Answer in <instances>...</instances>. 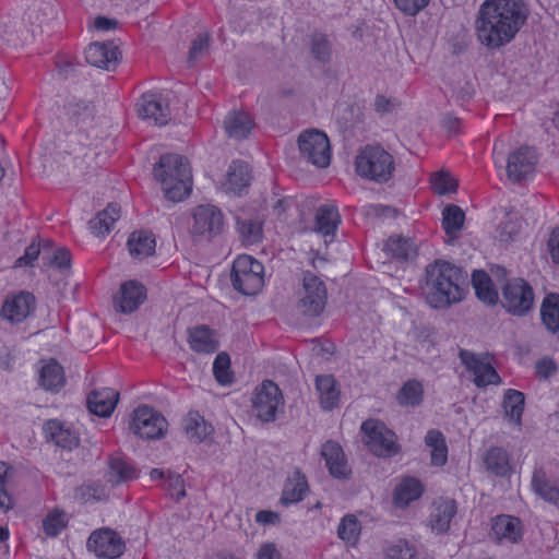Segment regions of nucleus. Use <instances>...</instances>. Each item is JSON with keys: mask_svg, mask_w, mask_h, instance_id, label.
Instances as JSON below:
<instances>
[{"mask_svg": "<svg viewBox=\"0 0 559 559\" xmlns=\"http://www.w3.org/2000/svg\"><path fill=\"white\" fill-rule=\"evenodd\" d=\"M527 14L523 0H486L475 21L477 39L489 49L503 47L513 40Z\"/></svg>", "mask_w": 559, "mask_h": 559, "instance_id": "1", "label": "nucleus"}, {"mask_svg": "<svg viewBox=\"0 0 559 559\" xmlns=\"http://www.w3.org/2000/svg\"><path fill=\"white\" fill-rule=\"evenodd\" d=\"M465 276L461 267L443 260L426 266L423 294L426 302L435 309H445L464 298Z\"/></svg>", "mask_w": 559, "mask_h": 559, "instance_id": "2", "label": "nucleus"}, {"mask_svg": "<svg viewBox=\"0 0 559 559\" xmlns=\"http://www.w3.org/2000/svg\"><path fill=\"white\" fill-rule=\"evenodd\" d=\"M154 177L160 183L165 198L171 202H180L191 192L190 166L181 155H162L154 167Z\"/></svg>", "mask_w": 559, "mask_h": 559, "instance_id": "3", "label": "nucleus"}, {"mask_svg": "<svg viewBox=\"0 0 559 559\" xmlns=\"http://www.w3.org/2000/svg\"><path fill=\"white\" fill-rule=\"evenodd\" d=\"M355 166L360 177L382 183L391 178L394 160L392 155L381 146H366L357 155Z\"/></svg>", "mask_w": 559, "mask_h": 559, "instance_id": "4", "label": "nucleus"}, {"mask_svg": "<svg viewBox=\"0 0 559 559\" xmlns=\"http://www.w3.org/2000/svg\"><path fill=\"white\" fill-rule=\"evenodd\" d=\"M231 282L242 295H257L264 285L263 264L249 254L238 255L233 263Z\"/></svg>", "mask_w": 559, "mask_h": 559, "instance_id": "5", "label": "nucleus"}, {"mask_svg": "<svg viewBox=\"0 0 559 559\" xmlns=\"http://www.w3.org/2000/svg\"><path fill=\"white\" fill-rule=\"evenodd\" d=\"M361 432L365 436V443L368 449L379 457H391L395 455L400 447L394 431L389 429L382 421L367 419L361 424Z\"/></svg>", "mask_w": 559, "mask_h": 559, "instance_id": "6", "label": "nucleus"}, {"mask_svg": "<svg viewBox=\"0 0 559 559\" xmlns=\"http://www.w3.org/2000/svg\"><path fill=\"white\" fill-rule=\"evenodd\" d=\"M534 290L524 278L508 280L502 286V307L511 314L523 317L534 305Z\"/></svg>", "mask_w": 559, "mask_h": 559, "instance_id": "7", "label": "nucleus"}, {"mask_svg": "<svg viewBox=\"0 0 559 559\" xmlns=\"http://www.w3.org/2000/svg\"><path fill=\"white\" fill-rule=\"evenodd\" d=\"M328 302V290L324 282L311 271L302 273V296L298 307L302 314L310 318L319 317Z\"/></svg>", "mask_w": 559, "mask_h": 559, "instance_id": "8", "label": "nucleus"}, {"mask_svg": "<svg viewBox=\"0 0 559 559\" xmlns=\"http://www.w3.org/2000/svg\"><path fill=\"white\" fill-rule=\"evenodd\" d=\"M86 548L97 559H119L126 551V542L114 528L100 527L90 534Z\"/></svg>", "mask_w": 559, "mask_h": 559, "instance_id": "9", "label": "nucleus"}, {"mask_svg": "<svg viewBox=\"0 0 559 559\" xmlns=\"http://www.w3.org/2000/svg\"><path fill=\"white\" fill-rule=\"evenodd\" d=\"M168 427L166 418L147 405H140L133 411L130 429L145 440L160 439Z\"/></svg>", "mask_w": 559, "mask_h": 559, "instance_id": "10", "label": "nucleus"}, {"mask_svg": "<svg viewBox=\"0 0 559 559\" xmlns=\"http://www.w3.org/2000/svg\"><path fill=\"white\" fill-rule=\"evenodd\" d=\"M301 157L318 168H325L331 160L329 138L319 130L304 131L298 138Z\"/></svg>", "mask_w": 559, "mask_h": 559, "instance_id": "11", "label": "nucleus"}, {"mask_svg": "<svg viewBox=\"0 0 559 559\" xmlns=\"http://www.w3.org/2000/svg\"><path fill=\"white\" fill-rule=\"evenodd\" d=\"M282 404V391L272 380H264L255 388L252 396V408L262 421L274 420L277 408Z\"/></svg>", "mask_w": 559, "mask_h": 559, "instance_id": "12", "label": "nucleus"}, {"mask_svg": "<svg viewBox=\"0 0 559 559\" xmlns=\"http://www.w3.org/2000/svg\"><path fill=\"white\" fill-rule=\"evenodd\" d=\"M538 163V155L534 147L521 146L509 154L507 162V176L513 182L531 179Z\"/></svg>", "mask_w": 559, "mask_h": 559, "instance_id": "13", "label": "nucleus"}, {"mask_svg": "<svg viewBox=\"0 0 559 559\" xmlns=\"http://www.w3.org/2000/svg\"><path fill=\"white\" fill-rule=\"evenodd\" d=\"M190 235L194 242L211 241L225 229L223 212H192Z\"/></svg>", "mask_w": 559, "mask_h": 559, "instance_id": "14", "label": "nucleus"}, {"mask_svg": "<svg viewBox=\"0 0 559 559\" xmlns=\"http://www.w3.org/2000/svg\"><path fill=\"white\" fill-rule=\"evenodd\" d=\"M459 356L465 368L473 374V381L477 388H486L490 384L497 385L501 382L496 369L476 354L467 349H461Z\"/></svg>", "mask_w": 559, "mask_h": 559, "instance_id": "15", "label": "nucleus"}, {"mask_svg": "<svg viewBox=\"0 0 559 559\" xmlns=\"http://www.w3.org/2000/svg\"><path fill=\"white\" fill-rule=\"evenodd\" d=\"M138 114L144 120L156 126H165L170 121V108L167 99L159 93H144L136 104Z\"/></svg>", "mask_w": 559, "mask_h": 559, "instance_id": "16", "label": "nucleus"}, {"mask_svg": "<svg viewBox=\"0 0 559 559\" xmlns=\"http://www.w3.org/2000/svg\"><path fill=\"white\" fill-rule=\"evenodd\" d=\"M35 296L29 292L21 290L7 296L1 307V316L11 323H21L35 310Z\"/></svg>", "mask_w": 559, "mask_h": 559, "instance_id": "17", "label": "nucleus"}, {"mask_svg": "<svg viewBox=\"0 0 559 559\" xmlns=\"http://www.w3.org/2000/svg\"><path fill=\"white\" fill-rule=\"evenodd\" d=\"M145 298V286L131 280L121 284L119 295L115 297L114 304L120 312L131 313L144 302Z\"/></svg>", "mask_w": 559, "mask_h": 559, "instance_id": "18", "label": "nucleus"}, {"mask_svg": "<svg viewBox=\"0 0 559 559\" xmlns=\"http://www.w3.org/2000/svg\"><path fill=\"white\" fill-rule=\"evenodd\" d=\"M85 58L94 67L114 70L118 64L120 51L112 41L93 43L86 48Z\"/></svg>", "mask_w": 559, "mask_h": 559, "instance_id": "19", "label": "nucleus"}, {"mask_svg": "<svg viewBox=\"0 0 559 559\" xmlns=\"http://www.w3.org/2000/svg\"><path fill=\"white\" fill-rule=\"evenodd\" d=\"M270 206L273 210H337L335 201L314 197H276Z\"/></svg>", "mask_w": 559, "mask_h": 559, "instance_id": "20", "label": "nucleus"}, {"mask_svg": "<svg viewBox=\"0 0 559 559\" xmlns=\"http://www.w3.org/2000/svg\"><path fill=\"white\" fill-rule=\"evenodd\" d=\"M187 342L190 349L198 354H213L219 346L216 331L204 324L189 328Z\"/></svg>", "mask_w": 559, "mask_h": 559, "instance_id": "21", "label": "nucleus"}, {"mask_svg": "<svg viewBox=\"0 0 559 559\" xmlns=\"http://www.w3.org/2000/svg\"><path fill=\"white\" fill-rule=\"evenodd\" d=\"M38 384L51 393L60 392L66 385L64 369L55 358L40 360Z\"/></svg>", "mask_w": 559, "mask_h": 559, "instance_id": "22", "label": "nucleus"}, {"mask_svg": "<svg viewBox=\"0 0 559 559\" xmlns=\"http://www.w3.org/2000/svg\"><path fill=\"white\" fill-rule=\"evenodd\" d=\"M44 433L48 441L64 450L71 451L80 444L79 435L58 419L47 420L44 424Z\"/></svg>", "mask_w": 559, "mask_h": 559, "instance_id": "23", "label": "nucleus"}, {"mask_svg": "<svg viewBox=\"0 0 559 559\" xmlns=\"http://www.w3.org/2000/svg\"><path fill=\"white\" fill-rule=\"evenodd\" d=\"M119 397V392L111 388L94 390L87 396V408L98 417H109L114 413Z\"/></svg>", "mask_w": 559, "mask_h": 559, "instance_id": "24", "label": "nucleus"}, {"mask_svg": "<svg viewBox=\"0 0 559 559\" xmlns=\"http://www.w3.org/2000/svg\"><path fill=\"white\" fill-rule=\"evenodd\" d=\"M491 534L499 543H518L522 538V524L519 518L501 514L491 520Z\"/></svg>", "mask_w": 559, "mask_h": 559, "instance_id": "25", "label": "nucleus"}, {"mask_svg": "<svg viewBox=\"0 0 559 559\" xmlns=\"http://www.w3.org/2000/svg\"><path fill=\"white\" fill-rule=\"evenodd\" d=\"M63 116L70 128L83 129L92 121L94 108L91 103L70 98L63 106Z\"/></svg>", "mask_w": 559, "mask_h": 559, "instance_id": "26", "label": "nucleus"}, {"mask_svg": "<svg viewBox=\"0 0 559 559\" xmlns=\"http://www.w3.org/2000/svg\"><path fill=\"white\" fill-rule=\"evenodd\" d=\"M457 507L453 499L439 498L432 503V511L430 514V526L437 533H445L450 528V524L456 514Z\"/></svg>", "mask_w": 559, "mask_h": 559, "instance_id": "27", "label": "nucleus"}, {"mask_svg": "<svg viewBox=\"0 0 559 559\" xmlns=\"http://www.w3.org/2000/svg\"><path fill=\"white\" fill-rule=\"evenodd\" d=\"M250 180L248 165L245 162H233L227 170L225 181L222 183V189L227 194L237 195L249 186Z\"/></svg>", "mask_w": 559, "mask_h": 559, "instance_id": "28", "label": "nucleus"}, {"mask_svg": "<svg viewBox=\"0 0 559 559\" xmlns=\"http://www.w3.org/2000/svg\"><path fill=\"white\" fill-rule=\"evenodd\" d=\"M321 454L324 457L329 473L335 478H345L349 474L342 447L335 441L322 444Z\"/></svg>", "mask_w": 559, "mask_h": 559, "instance_id": "29", "label": "nucleus"}, {"mask_svg": "<svg viewBox=\"0 0 559 559\" xmlns=\"http://www.w3.org/2000/svg\"><path fill=\"white\" fill-rule=\"evenodd\" d=\"M127 247L132 258L142 260L155 253V235L146 229L134 230L130 234Z\"/></svg>", "mask_w": 559, "mask_h": 559, "instance_id": "30", "label": "nucleus"}, {"mask_svg": "<svg viewBox=\"0 0 559 559\" xmlns=\"http://www.w3.org/2000/svg\"><path fill=\"white\" fill-rule=\"evenodd\" d=\"M383 250L388 257L399 262H407L417 257V246L409 237L391 236L384 245Z\"/></svg>", "mask_w": 559, "mask_h": 559, "instance_id": "31", "label": "nucleus"}, {"mask_svg": "<svg viewBox=\"0 0 559 559\" xmlns=\"http://www.w3.org/2000/svg\"><path fill=\"white\" fill-rule=\"evenodd\" d=\"M532 488L543 500L555 506L559 504V480L549 479L543 467L533 472Z\"/></svg>", "mask_w": 559, "mask_h": 559, "instance_id": "32", "label": "nucleus"}, {"mask_svg": "<svg viewBox=\"0 0 559 559\" xmlns=\"http://www.w3.org/2000/svg\"><path fill=\"white\" fill-rule=\"evenodd\" d=\"M309 491L308 480L299 469L294 471L287 478L281 497V503L285 507L304 500Z\"/></svg>", "mask_w": 559, "mask_h": 559, "instance_id": "33", "label": "nucleus"}, {"mask_svg": "<svg viewBox=\"0 0 559 559\" xmlns=\"http://www.w3.org/2000/svg\"><path fill=\"white\" fill-rule=\"evenodd\" d=\"M472 285L475 289L476 297L488 306L497 305L499 300L498 290L489 276L484 270H475L472 273Z\"/></svg>", "mask_w": 559, "mask_h": 559, "instance_id": "34", "label": "nucleus"}, {"mask_svg": "<svg viewBox=\"0 0 559 559\" xmlns=\"http://www.w3.org/2000/svg\"><path fill=\"white\" fill-rule=\"evenodd\" d=\"M254 127L253 120L245 111H231L224 120L227 135L235 140L247 139Z\"/></svg>", "mask_w": 559, "mask_h": 559, "instance_id": "35", "label": "nucleus"}, {"mask_svg": "<svg viewBox=\"0 0 559 559\" xmlns=\"http://www.w3.org/2000/svg\"><path fill=\"white\" fill-rule=\"evenodd\" d=\"M316 388L319 393L322 409L332 411L338 405L341 392L333 376H317Z\"/></svg>", "mask_w": 559, "mask_h": 559, "instance_id": "36", "label": "nucleus"}, {"mask_svg": "<svg viewBox=\"0 0 559 559\" xmlns=\"http://www.w3.org/2000/svg\"><path fill=\"white\" fill-rule=\"evenodd\" d=\"M423 493L424 485L418 478L403 477L394 489V503L401 508L407 507L411 502L419 499Z\"/></svg>", "mask_w": 559, "mask_h": 559, "instance_id": "37", "label": "nucleus"}, {"mask_svg": "<svg viewBox=\"0 0 559 559\" xmlns=\"http://www.w3.org/2000/svg\"><path fill=\"white\" fill-rule=\"evenodd\" d=\"M484 463L488 472L498 477H509L512 466L508 452L500 447H492L485 453Z\"/></svg>", "mask_w": 559, "mask_h": 559, "instance_id": "38", "label": "nucleus"}, {"mask_svg": "<svg viewBox=\"0 0 559 559\" xmlns=\"http://www.w3.org/2000/svg\"><path fill=\"white\" fill-rule=\"evenodd\" d=\"M525 396L519 390L508 389L503 394L502 408L508 420L516 427L522 425Z\"/></svg>", "mask_w": 559, "mask_h": 559, "instance_id": "39", "label": "nucleus"}, {"mask_svg": "<svg viewBox=\"0 0 559 559\" xmlns=\"http://www.w3.org/2000/svg\"><path fill=\"white\" fill-rule=\"evenodd\" d=\"M183 428L187 437L194 442H202L214 431L213 426L197 411H190L187 414Z\"/></svg>", "mask_w": 559, "mask_h": 559, "instance_id": "40", "label": "nucleus"}, {"mask_svg": "<svg viewBox=\"0 0 559 559\" xmlns=\"http://www.w3.org/2000/svg\"><path fill=\"white\" fill-rule=\"evenodd\" d=\"M264 221L258 216L238 218L236 222L237 233L245 246L260 243L263 239Z\"/></svg>", "mask_w": 559, "mask_h": 559, "instance_id": "41", "label": "nucleus"}, {"mask_svg": "<svg viewBox=\"0 0 559 559\" xmlns=\"http://www.w3.org/2000/svg\"><path fill=\"white\" fill-rule=\"evenodd\" d=\"M15 469L10 464L0 461V509L7 513L12 510L15 501L10 492L14 485Z\"/></svg>", "mask_w": 559, "mask_h": 559, "instance_id": "42", "label": "nucleus"}, {"mask_svg": "<svg viewBox=\"0 0 559 559\" xmlns=\"http://www.w3.org/2000/svg\"><path fill=\"white\" fill-rule=\"evenodd\" d=\"M540 319L545 328L551 332H559V294H547L540 306Z\"/></svg>", "mask_w": 559, "mask_h": 559, "instance_id": "43", "label": "nucleus"}, {"mask_svg": "<svg viewBox=\"0 0 559 559\" xmlns=\"http://www.w3.org/2000/svg\"><path fill=\"white\" fill-rule=\"evenodd\" d=\"M425 443L431 449L430 463L433 466L441 467L448 461V445L444 436L437 429H430L425 437Z\"/></svg>", "mask_w": 559, "mask_h": 559, "instance_id": "44", "label": "nucleus"}, {"mask_svg": "<svg viewBox=\"0 0 559 559\" xmlns=\"http://www.w3.org/2000/svg\"><path fill=\"white\" fill-rule=\"evenodd\" d=\"M424 384L419 380L409 379L396 393V401L403 407H417L424 401Z\"/></svg>", "mask_w": 559, "mask_h": 559, "instance_id": "45", "label": "nucleus"}, {"mask_svg": "<svg viewBox=\"0 0 559 559\" xmlns=\"http://www.w3.org/2000/svg\"><path fill=\"white\" fill-rule=\"evenodd\" d=\"M107 480L119 485L138 477L135 468L120 456H111L108 462Z\"/></svg>", "mask_w": 559, "mask_h": 559, "instance_id": "46", "label": "nucleus"}, {"mask_svg": "<svg viewBox=\"0 0 559 559\" xmlns=\"http://www.w3.org/2000/svg\"><path fill=\"white\" fill-rule=\"evenodd\" d=\"M121 212H96L88 221V229L97 238H105L119 221Z\"/></svg>", "mask_w": 559, "mask_h": 559, "instance_id": "47", "label": "nucleus"}, {"mask_svg": "<svg viewBox=\"0 0 559 559\" xmlns=\"http://www.w3.org/2000/svg\"><path fill=\"white\" fill-rule=\"evenodd\" d=\"M361 524L354 514H346L342 518L338 527L337 536L347 546L355 547L360 537Z\"/></svg>", "mask_w": 559, "mask_h": 559, "instance_id": "48", "label": "nucleus"}, {"mask_svg": "<svg viewBox=\"0 0 559 559\" xmlns=\"http://www.w3.org/2000/svg\"><path fill=\"white\" fill-rule=\"evenodd\" d=\"M340 223L338 212H319L316 218V230L325 238V242L332 241Z\"/></svg>", "mask_w": 559, "mask_h": 559, "instance_id": "49", "label": "nucleus"}, {"mask_svg": "<svg viewBox=\"0 0 559 559\" xmlns=\"http://www.w3.org/2000/svg\"><path fill=\"white\" fill-rule=\"evenodd\" d=\"M68 523L67 513L59 508H55L44 518L43 530L47 536L56 537L68 526Z\"/></svg>", "mask_w": 559, "mask_h": 559, "instance_id": "50", "label": "nucleus"}, {"mask_svg": "<svg viewBox=\"0 0 559 559\" xmlns=\"http://www.w3.org/2000/svg\"><path fill=\"white\" fill-rule=\"evenodd\" d=\"M430 186L435 193L439 195H447L455 192L459 183L449 171L441 170L431 175Z\"/></svg>", "mask_w": 559, "mask_h": 559, "instance_id": "51", "label": "nucleus"}, {"mask_svg": "<svg viewBox=\"0 0 559 559\" xmlns=\"http://www.w3.org/2000/svg\"><path fill=\"white\" fill-rule=\"evenodd\" d=\"M384 559H417V550L413 544L401 538L384 548Z\"/></svg>", "mask_w": 559, "mask_h": 559, "instance_id": "52", "label": "nucleus"}, {"mask_svg": "<svg viewBox=\"0 0 559 559\" xmlns=\"http://www.w3.org/2000/svg\"><path fill=\"white\" fill-rule=\"evenodd\" d=\"M215 380L221 385H229L234 381V373L230 368V357L227 353H219L213 362Z\"/></svg>", "mask_w": 559, "mask_h": 559, "instance_id": "53", "label": "nucleus"}, {"mask_svg": "<svg viewBox=\"0 0 559 559\" xmlns=\"http://www.w3.org/2000/svg\"><path fill=\"white\" fill-rule=\"evenodd\" d=\"M442 227L450 240L459 237L465 222V212H442Z\"/></svg>", "mask_w": 559, "mask_h": 559, "instance_id": "54", "label": "nucleus"}, {"mask_svg": "<svg viewBox=\"0 0 559 559\" xmlns=\"http://www.w3.org/2000/svg\"><path fill=\"white\" fill-rule=\"evenodd\" d=\"M310 50L316 60L326 63L331 59V43L323 34H313L311 36Z\"/></svg>", "mask_w": 559, "mask_h": 559, "instance_id": "55", "label": "nucleus"}, {"mask_svg": "<svg viewBox=\"0 0 559 559\" xmlns=\"http://www.w3.org/2000/svg\"><path fill=\"white\" fill-rule=\"evenodd\" d=\"M164 488L176 501H180L186 496L185 480L179 474L169 472L165 479Z\"/></svg>", "mask_w": 559, "mask_h": 559, "instance_id": "56", "label": "nucleus"}, {"mask_svg": "<svg viewBox=\"0 0 559 559\" xmlns=\"http://www.w3.org/2000/svg\"><path fill=\"white\" fill-rule=\"evenodd\" d=\"M39 254L40 243L34 240L29 246L25 248L24 254L15 260L13 266L15 269L33 266L34 262L38 259Z\"/></svg>", "mask_w": 559, "mask_h": 559, "instance_id": "57", "label": "nucleus"}, {"mask_svg": "<svg viewBox=\"0 0 559 559\" xmlns=\"http://www.w3.org/2000/svg\"><path fill=\"white\" fill-rule=\"evenodd\" d=\"M395 7L405 15L416 16L430 2V0H393Z\"/></svg>", "mask_w": 559, "mask_h": 559, "instance_id": "58", "label": "nucleus"}, {"mask_svg": "<svg viewBox=\"0 0 559 559\" xmlns=\"http://www.w3.org/2000/svg\"><path fill=\"white\" fill-rule=\"evenodd\" d=\"M209 48V35L200 34L191 45L189 50V63L194 64L206 51Z\"/></svg>", "mask_w": 559, "mask_h": 559, "instance_id": "59", "label": "nucleus"}, {"mask_svg": "<svg viewBox=\"0 0 559 559\" xmlns=\"http://www.w3.org/2000/svg\"><path fill=\"white\" fill-rule=\"evenodd\" d=\"M535 370L538 377L547 379L557 372L558 367L552 358L544 357L536 362Z\"/></svg>", "mask_w": 559, "mask_h": 559, "instance_id": "60", "label": "nucleus"}, {"mask_svg": "<svg viewBox=\"0 0 559 559\" xmlns=\"http://www.w3.org/2000/svg\"><path fill=\"white\" fill-rule=\"evenodd\" d=\"M50 265L59 269L64 270L70 267L71 265V253L67 248H58L50 260Z\"/></svg>", "mask_w": 559, "mask_h": 559, "instance_id": "61", "label": "nucleus"}, {"mask_svg": "<svg viewBox=\"0 0 559 559\" xmlns=\"http://www.w3.org/2000/svg\"><path fill=\"white\" fill-rule=\"evenodd\" d=\"M547 250L552 263L559 265V226L550 231L547 240Z\"/></svg>", "mask_w": 559, "mask_h": 559, "instance_id": "62", "label": "nucleus"}, {"mask_svg": "<svg viewBox=\"0 0 559 559\" xmlns=\"http://www.w3.org/2000/svg\"><path fill=\"white\" fill-rule=\"evenodd\" d=\"M280 514L272 510H261L255 514V522L260 525H275L280 523Z\"/></svg>", "mask_w": 559, "mask_h": 559, "instance_id": "63", "label": "nucleus"}, {"mask_svg": "<svg viewBox=\"0 0 559 559\" xmlns=\"http://www.w3.org/2000/svg\"><path fill=\"white\" fill-rule=\"evenodd\" d=\"M257 559H282V555L274 543H264L257 552Z\"/></svg>", "mask_w": 559, "mask_h": 559, "instance_id": "64", "label": "nucleus"}]
</instances>
